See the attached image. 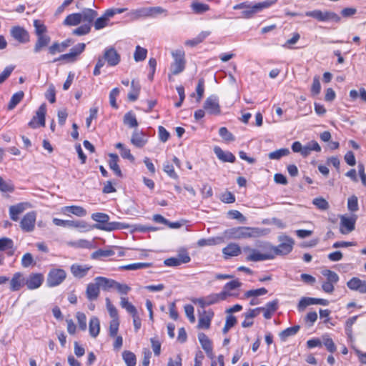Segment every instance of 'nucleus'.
Returning <instances> with one entry per match:
<instances>
[{
    "instance_id": "obj_24",
    "label": "nucleus",
    "mask_w": 366,
    "mask_h": 366,
    "mask_svg": "<svg viewBox=\"0 0 366 366\" xmlns=\"http://www.w3.org/2000/svg\"><path fill=\"white\" fill-rule=\"evenodd\" d=\"M198 340L207 356L209 358H213L214 354L212 351V345L209 337L204 333L201 332L198 335Z\"/></svg>"
},
{
    "instance_id": "obj_32",
    "label": "nucleus",
    "mask_w": 366,
    "mask_h": 366,
    "mask_svg": "<svg viewBox=\"0 0 366 366\" xmlns=\"http://www.w3.org/2000/svg\"><path fill=\"white\" fill-rule=\"evenodd\" d=\"M89 334L92 337H97L100 331V322L97 317H92L89 320Z\"/></svg>"
},
{
    "instance_id": "obj_20",
    "label": "nucleus",
    "mask_w": 366,
    "mask_h": 366,
    "mask_svg": "<svg viewBox=\"0 0 366 366\" xmlns=\"http://www.w3.org/2000/svg\"><path fill=\"white\" fill-rule=\"evenodd\" d=\"M9 289L12 292L19 291L25 285V278L21 272H15L9 282Z\"/></svg>"
},
{
    "instance_id": "obj_51",
    "label": "nucleus",
    "mask_w": 366,
    "mask_h": 366,
    "mask_svg": "<svg viewBox=\"0 0 366 366\" xmlns=\"http://www.w3.org/2000/svg\"><path fill=\"white\" fill-rule=\"evenodd\" d=\"M66 227L77 228L81 229H86L88 227L87 224L81 220H66Z\"/></svg>"
},
{
    "instance_id": "obj_12",
    "label": "nucleus",
    "mask_w": 366,
    "mask_h": 366,
    "mask_svg": "<svg viewBox=\"0 0 366 366\" xmlns=\"http://www.w3.org/2000/svg\"><path fill=\"white\" fill-rule=\"evenodd\" d=\"M46 113V107L45 104H42L36 112L32 119L29 122V126L31 128H36L39 126H45V116Z\"/></svg>"
},
{
    "instance_id": "obj_2",
    "label": "nucleus",
    "mask_w": 366,
    "mask_h": 366,
    "mask_svg": "<svg viewBox=\"0 0 366 366\" xmlns=\"http://www.w3.org/2000/svg\"><path fill=\"white\" fill-rule=\"evenodd\" d=\"M278 0H265L256 4H251L247 1L236 4L233 6L234 10L242 9V17L244 19H251L257 13L267 9L277 2Z\"/></svg>"
},
{
    "instance_id": "obj_14",
    "label": "nucleus",
    "mask_w": 366,
    "mask_h": 366,
    "mask_svg": "<svg viewBox=\"0 0 366 366\" xmlns=\"http://www.w3.org/2000/svg\"><path fill=\"white\" fill-rule=\"evenodd\" d=\"M214 312L212 310H203L199 313L197 328L200 330H208L210 327Z\"/></svg>"
},
{
    "instance_id": "obj_61",
    "label": "nucleus",
    "mask_w": 366,
    "mask_h": 366,
    "mask_svg": "<svg viewBox=\"0 0 366 366\" xmlns=\"http://www.w3.org/2000/svg\"><path fill=\"white\" fill-rule=\"evenodd\" d=\"M163 169H164V172L165 173H167V175L169 177H170L171 178H172L174 179H178V175L175 172L174 167L172 164H170L169 162H167L166 164H164Z\"/></svg>"
},
{
    "instance_id": "obj_10",
    "label": "nucleus",
    "mask_w": 366,
    "mask_h": 366,
    "mask_svg": "<svg viewBox=\"0 0 366 366\" xmlns=\"http://www.w3.org/2000/svg\"><path fill=\"white\" fill-rule=\"evenodd\" d=\"M203 108L210 115H219L221 114L219 99L215 95H211L207 98L204 102Z\"/></svg>"
},
{
    "instance_id": "obj_52",
    "label": "nucleus",
    "mask_w": 366,
    "mask_h": 366,
    "mask_svg": "<svg viewBox=\"0 0 366 366\" xmlns=\"http://www.w3.org/2000/svg\"><path fill=\"white\" fill-rule=\"evenodd\" d=\"M322 275L327 277V281L332 282L333 284H336L339 281L338 274L330 269H325L322 272Z\"/></svg>"
},
{
    "instance_id": "obj_46",
    "label": "nucleus",
    "mask_w": 366,
    "mask_h": 366,
    "mask_svg": "<svg viewBox=\"0 0 366 366\" xmlns=\"http://www.w3.org/2000/svg\"><path fill=\"white\" fill-rule=\"evenodd\" d=\"M287 148H282L269 153L268 157L270 159H280L281 157L287 156L290 154Z\"/></svg>"
},
{
    "instance_id": "obj_55",
    "label": "nucleus",
    "mask_w": 366,
    "mask_h": 366,
    "mask_svg": "<svg viewBox=\"0 0 366 366\" xmlns=\"http://www.w3.org/2000/svg\"><path fill=\"white\" fill-rule=\"evenodd\" d=\"M107 309L109 313L110 317L112 320H119L118 311L117 308L112 304L109 298H106Z\"/></svg>"
},
{
    "instance_id": "obj_37",
    "label": "nucleus",
    "mask_w": 366,
    "mask_h": 366,
    "mask_svg": "<svg viewBox=\"0 0 366 366\" xmlns=\"http://www.w3.org/2000/svg\"><path fill=\"white\" fill-rule=\"evenodd\" d=\"M152 264L149 262H138L121 266L119 269L122 270H137L149 268L152 267Z\"/></svg>"
},
{
    "instance_id": "obj_26",
    "label": "nucleus",
    "mask_w": 366,
    "mask_h": 366,
    "mask_svg": "<svg viewBox=\"0 0 366 366\" xmlns=\"http://www.w3.org/2000/svg\"><path fill=\"white\" fill-rule=\"evenodd\" d=\"M62 211L65 214H72L79 217H84L87 214L84 207L76 205L66 206L62 208Z\"/></svg>"
},
{
    "instance_id": "obj_50",
    "label": "nucleus",
    "mask_w": 366,
    "mask_h": 366,
    "mask_svg": "<svg viewBox=\"0 0 366 366\" xmlns=\"http://www.w3.org/2000/svg\"><path fill=\"white\" fill-rule=\"evenodd\" d=\"M312 203L319 209L325 211L329 208V203L327 201L322 197H317L312 200Z\"/></svg>"
},
{
    "instance_id": "obj_11",
    "label": "nucleus",
    "mask_w": 366,
    "mask_h": 366,
    "mask_svg": "<svg viewBox=\"0 0 366 366\" xmlns=\"http://www.w3.org/2000/svg\"><path fill=\"white\" fill-rule=\"evenodd\" d=\"M36 213L34 211L27 212L20 222L21 229L26 232H31L34 229Z\"/></svg>"
},
{
    "instance_id": "obj_21",
    "label": "nucleus",
    "mask_w": 366,
    "mask_h": 366,
    "mask_svg": "<svg viewBox=\"0 0 366 366\" xmlns=\"http://www.w3.org/2000/svg\"><path fill=\"white\" fill-rule=\"evenodd\" d=\"M91 268L92 267L88 264H74L71 266L70 270L74 277L81 279L87 274Z\"/></svg>"
},
{
    "instance_id": "obj_25",
    "label": "nucleus",
    "mask_w": 366,
    "mask_h": 366,
    "mask_svg": "<svg viewBox=\"0 0 366 366\" xmlns=\"http://www.w3.org/2000/svg\"><path fill=\"white\" fill-rule=\"evenodd\" d=\"M278 300H274L267 302L264 307H259L265 319L269 320L272 317L273 313L278 309Z\"/></svg>"
},
{
    "instance_id": "obj_30",
    "label": "nucleus",
    "mask_w": 366,
    "mask_h": 366,
    "mask_svg": "<svg viewBox=\"0 0 366 366\" xmlns=\"http://www.w3.org/2000/svg\"><path fill=\"white\" fill-rule=\"evenodd\" d=\"M94 281H97L100 288L104 291H108L109 290L114 288V285L116 282L114 280L101 276L95 277Z\"/></svg>"
},
{
    "instance_id": "obj_48",
    "label": "nucleus",
    "mask_w": 366,
    "mask_h": 366,
    "mask_svg": "<svg viewBox=\"0 0 366 366\" xmlns=\"http://www.w3.org/2000/svg\"><path fill=\"white\" fill-rule=\"evenodd\" d=\"M147 50L140 46H137L134 54V59L136 61H142L147 57Z\"/></svg>"
},
{
    "instance_id": "obj_35",
    "label": "nucleus",
    "mask_w": 366,
    "mask_h": 366,
    "mask_svg": "<svg viewBox=\"0 0 366 366\" xmlns=\"http://www.w3.org/2000/svg\"><path fill=\"white\" fill-rule=\"evenodd\" d=\"M242 285V283L238 281L237 280H232L229 282H227L224 287L223 290L221 292H225V300L230 296L234 295L233 293L231 292L232 290H234L235 289H237L240 287Z\"/></svg>"
},
{
    "instance_id": "obj_58",
    "label": "nucleus",
    "mask_w": 366,
    "mask_h": 366,
    "mask_svg": "<svg viewBox=\"0 0 366 366\" xmlns=\"http://www.w3.org/2000/svg\"><path fill=\"white\" fill-rule=\"evenodd\" d=\"M45 97L51 104L56 102V90L53 84L49 86Z\"/></svg>"
},
{
    "instance_id": "obj_38",
    "label": "nucleus",
    "mask_w": 366,
    "mask_h": 366,
    "mask_svg": "<svg viewBox=\"0 0 366 366\" xmlns=\"http://www.w3.org/2000/svg\"><path fill=\"white\" fill-rule=\"evenodd\" d=\"M117 149L120 150V154L122 158L127 159L129 160L131 162H134L135 160L134 157L131 154L130 149L127 147H125L124 145L119 142L115 145Z\"/></svg>"
},
{
    "instance_id": "obj_36",
    "label": "nucleus",
    "mask_w": 366,
    "mask_h": 366,
    "mask_svg": "<svg viewBox=\"0 0 366 366\" xmlns=\"http://www.w3.org/2000/svg\"><path fill=\"white\" fill-rule=\"evenodd\" d=\"M82 21L89 24L94 21L97 16V12L92 9H85L81 13Z\"/></svg>"
},
{
    "instance_id": "obj_49",
    "label": "nucleus",
    "mask_w": 366,
    "mask_h": 366,
    "mask_svg": "<svg viewBox=\"0 0 366 366\" xmlns=\"http://www.w3.org/2000/svg\"><path fill=\"white\" fill-rule=\"evenodd\" d=\"M122 357L127 366H135L136 356L133 352L124 351L122 353Z\"/></svg>"
},
{
    "instance_id": "obj_57",
    "label": "nucleus",
    "mask_w": 366,
    "mask_h": 366,
    "mask_svg": "<svg viewBox=\"0 0 366 366\" xmlns=\"http://www.w3.org/2000/svg\"><path fill=\"white\" fill-rule=\"evenodd\" d=\"M219 134L226 142H232L234 140L233 134L229 132L226 127H221L219 129Z\"/></svg>"
},
{
    "instance_id": "obj_59",
    "label": "nucleus",
    "mask_w": 366,
    "mask_h": 366,
    "mask_svg": "<svg viewBox=\"0 0 366 366\" xmlns=\"http://www.w3.org/2000/svg\"><path fill=\"white\" fill-rule=\"evenodd\" d=\"M14 247L13 240L8 237L0 239V251H4L7 249H12Z\"/></svg>"
},
{
    "instance_id": "obj_7",
    "label": "nucleus",
    "mask_w": 366,
    "mask_h": 366,
    "mask_svg": "<svg viewBox=\"0 0 366 366\" xmlns=\"http://www.w3.org/2000/svg\"><path fill=\"white\" fill-rule=\"evenodd\" d=\"M244 252H249L247 256L246 259L251 262H259L268 259H273V255L270 254L269 250L267 248V242L264 244L263 250L264 253H261L259 251L255 249H251L247 246L243 248Z\"/></svg>"
},
{
    "instance_id": "obj_56",
    "label": "nucleus",
    "mask_w": 366,
    "mask_h": 366,
    "mask_svg": "<svg viewBox=\"0 0 366 366\" xmlns=\"http://www.w3.org/2000/svg\"><path fill=\"white\" fill-rule=\"evenodd\" d=\"M119 327V320H112V321L109 323V335L112 337H116L117 335L118 330Z\"/></svg>"
},
{
    "instance_id": "obj_3",
    "label": "nucleus",
    "mask_w": 366,
    "mask_h": 366,
    "mask_svg": "<svg viewBox=\"0 0 366 366\" xmlns=\"http://www.w3.org/2000/svg\"><path fill=\"white\" fill-rule=\"evenodd\" d=\"M92 219L97 222V224H94V228L100 230L111 232L129 227V225L126 223L119 222H109V217L105 213H93L92 214Z\"/></svg>"
},
{
    "instance_id": "obj_33",
    "label": "nucleus",
    "mask_w": 366,
    "mask_h": 366,
    "mask_svg": "<svg viewBox=\"0 0 366 366\" xmlns=\"http://www.w3.org/2000/svg\"><path fill=\"white\" fill-rule=\"evenodd\" d=\"M109 165L112 170L114 171V172L117 175L118 177H122V171L119 167L118 161H119V157L116 154H109Z\"/></svg>"
},
{
    "instance_id": "obj_17",
    "label": "nucleus",
    "mask_w": 366,
    "mask_h": 366,
    "mask_svg": "<svg viewBox=\"0 0 366 366\" xmlns=\"http://www.w3.org/2000/svg\"><path fill=\"white\" fill-rule=\"evenodd\" d=\"M104 59L109 66L117 65L120 61V56L113 47L107 48L104 53Z\"/></svg>"
},
{
    "instance_id": "obj_45",
    "label": "nucleus",
    "mask_w": 366,
    "mask_h": 366,
    "mask_svg": "<svg viewBox=\"0 0 366 366\" xmlns=\"http://www.w3.org/2000/svg\"><path fill=\"white\" fill-rule=\"evenodd\" d=\"M300 328L299 325L288 327L280 332V337L282 340H285L287 337L296 335Z\"/></svg>"
},
{
    "instance_id": "obj_29",
    "label": "nucleus",
    "mask_w": 366,
    "mask_h": 366,
    "mask_svg": "<svg viewBox=\"0 0 366 366\" xmlns=\"http://www.w3.org/2000/svg\"><path fill=\"white\" fill-rule=\"evenodd\" d=\"M127 16L132 20L135 21L141 18H147L148 12L147 7H142L137 9L131 10L128 14Z\"/></svg>"
},
{
    "instance_id": "obj_15",
    "label": "nucleus",
    "mask_w": 366,
    "mask_h": 366,
    "mask_svg": "<svg viewBox=\"0 0 366 366\" xmlns=\"http://www.w3.org/2000/svg\"><path fill=\"white\" fill-rule=\"evenodd\" d=\"M44 277L41 273H31L25 279V285L30 290L38 289L44 282Z\"/></svg>"
},
{
    "instance_id": "obj_44",
    "label": "nucleus",
    "mask_w": 366,
    "mask_h": 366,
    "mask_svg": "<svg viewBox=\"0 0 366 366\" xmlns=\"http://www.w3.org/2000/svg\"><path fill=\"white\" fill-rule=\"evenodd\" d=\"M225 295H226L225 292H219V293H217V294L213 293V294H211L205 297H206V300L208 302V305H211L217 303L218 302H219L221 300H224Z\"/></svg>"
},
{
    "instance_id": "obj_54",
    "label": "nucleus",
    "mask_w": 366,
    "mask_h": 366,
    "mask_svg": "<svg viewBox=\"0 0 366 366\" xmlns=\"http://www.w3.org/2000/svg\"><path fill=\"white\" fill-rule=\"evenodd\" d=\"M267 293V290L264 287L256 289V290H250L245 292L244 296L247 298L251 297H258L264 295Z\"/></svg>"
},
{
    "instance_id": "obj_6",
    "label": "nucleus",
    "mask_w": 366,
    "mask_h": 366,
    "mask_svg": "<svg viewBox=\"0 0 366 366\" xmlns=\"http://www.w3.org/2000/svg\"><path fill=\"white\" fill-rule=\"evenodd\" d=\"M174 61L171 64L170 71L173 75H177L185 69V54L182 49H177L172 51Z\"/></svg>"
},
{
    "instance_id": "obj_39",
    "label": "nucleus",
    "mask_w": 366,
    "mask_h": 366,
    "mask_svg": "<svg viewBox=\"0 0 366 366\" xmlns=\"http://www.w3.org/2000/svg\"><path fill=\"white\" fill-rule=\"evenodd\" d=\"M140 85L138 82H136L134 80H132L131 82V91L128 94V99L131 102H134L138 99L139 92H140Z\"/></svg>"
},
{
    "instance_id": "obj_19",
    "label": "nucleus",
    "mask_w": 366,
    "mask_h": 366,
    "mask_svg": "<svg viewBox=\"0 0 366 366\" xmlns=\"http://www.w3.org/2000/svg\"><path fill=\"white\" fill-rule=\"evenodd\" d=\"M349 289L353 291H357L361 294L366 293V281L362 280L358 277H352L347 282Z\"/></svg>"
},
{
    "instance_id": "obj_34",
    "label": "nucleus",
    "mask_w": 366,
    "mask_h": 366,
    "mask_svg": "<svg viewBox=\"0 0 366 366\" xmlns=\"http://www.w3.org/2000/svg\"><path fill=\"white\" fill-rule=\"evenodd\" d=\"M209 31H202L195 38L187 40L184 42V44L186 46L194 47L197 44H200L201 42H202L209 35Z\"/></svg>"
},
{
    "instance_id": "obj_31",
    "label": "nucleus",
    "mask_w": 366,
    "mask_h": 366,
    "mask_svg": "<svg viewBox=\"0 0 366 366\" xmlns=\"http://www.w3.org/2000/svg\"><path fill=\"white\" fill-rule=\"evenodd\" d=\"M51 39L47 35L38 36L37 41L34 45V51L35 53L40 52L43 48L47 46L50 43Z\"/></svg>"
},
{
    "instance_id": "obj_60",
    "label": "nucleus",
    "mask_w": 366,
    "mask_h": 366,
    "mask_svg": "<svg viewBox=\"0 0 366 366\" xmlns=\"http://www.w3.org/2000/svg\"><path fill=\"white\" fill-rule=\"evenodd\" d=\"M34 26L36 36H44L46 31V27L39 20L34 21Z\"/></svg>"
},
{
    "instance_id": "obj_1",
    "label": "nucleus",
    "mask_w": 366,
    "mask_h": 366,
    "mask_svg": "<svg viewBox=\"0 0 366 366\" xmlns=\"http://www.w3.org/2000/svg\"><path fill=\"white\" fill-rule=\"evenodd\" d=\"M267 234V229L250 227H237L224 231V237L227 239H249L257 238Z\"/></svg>"
},
{
    "instance_id": "obj_4",
    "label": "nucleus",
    "mask_w": 366,
    "mask_h": 366,
    "mask_svg": "<svg viewBox=\"0 0 366 366\" xmlns=\"http://www.w3.org/2000/svg\"><path fill=\"white\" fill-rule=\"evenodd\" d=\"M278 242L280 244L277 246H273L267 242V248L269 250L270 254L273 255V259L276 256H284L290 254L292 251L295 244L294 239L286 234L280 235Z\"/></svg>"
},
{
    "instance_id": "obj_42",
    "label": "nucleus",
    "mask_w": 366,
    "mask_h": 366,
    "mask_svg": "<svg viewBox=\"0 0 366 366\" xmlns=\"http://www.w3.org/2000/svg\"><path fill=\"white\" fill-rule=\"evenodd\" d=\"M123 122L125 125L130 128H136L138 126L137 118L132 112L125 114Z\"/></svg>"
},
{
    "instance_id": "obj_43",
    "label": "nucleus",
    "mask_w": 366,
    "mask_h": 366,
    "mask_svg": "<svg viewBox=\"0 0 366 366\" xmlns=\"http://www.w3.org/2000/svg\"><path fill=\"white\" fill-rule=\"evenodd\" d=\"M191 8L196 14H202L209 10L208 4L198 1H193L191 4Z\"/></svg>"
},
{
    "instance_id": "obj_9",
    "label": "nucleus",
    "mask_w": 366,
    "mask_h": 366,
    "mask_svg": "<svg viewBox=\"0 0 366 366\" xmlns=\"http://www.w3.org/2000/svg\"><path fill=\"white\" fill-rule=\"evenodd\" d=\"M66 272L60 268L51 269L46 277V285L54 287L60 285L66 278Z\"/></svg>"
},
{
    "instance_id": "obj_47",
    "label": "nucleus",
    "mask_w": 366,
    "mask_h": 366,
    "mask_svg": "<svg viewBox=\"0 0 366 366\" xmlns=\"http://www.w3.org/2000/svg\"><path fill=\"white\" fill-rule=\"evenodd\" d=\"M149 17H155L157 15H167V11L161 6L147 7Z\"/></svg>"
},
{
    "instance_id": "obj_8",
    "label": "nucleus",
    "mask_w": 366,
    "mask_h": 366,
    "mask_svg": "<svg viewBox=\"0 0 366 366\" xmlns=\"http://www.w3.org/2000/svg\"><path fill=\"white\" fill-rule=\"evenodd\" d=\"M127 11V8H112L105 11L104 14L97 18L94 21V26L96 30H100L109 25L110 18L113 17L115 14H122Z\"/></svg>"
},
{
    "instance_id": "obj_64",
    "label": "nucleus",
    "mask_w": 366,
    "mask_h": 366,
    "mask_svg": "<svg viewBox=\"0 0 366 366\" xmlns=\"http://www.w3.org/2000/svg\"><path fill=\"white\" fill-rule=\"evenodd\" d=\"M91 26L89 24L81 25L73 31V34L77 36L85 35L90 31Z\"/></svg>"
},
{
    "instance_id": "obj_23",
    "label": "nucleus",
    "mask_w": 366,
    "mask_h": 366,
    "mask_svg": "<svg viewBox=\"0 0 366 366\" xmlns=\"http://www.w3.org/2000/svg\"><path fill=\"white\" fill-rule=\"evenodd\" d=\"M11 34L20 43H26L29 41V33L22 27L14 26L11 30Z\"/></svg>"
},
{
    "instance_id": "obj_62",
    "label": "nucleus",
    "mask_w": 366,
    "mask_h": 366,
    "mask_svg": "<svg viewBox=\"0 0 366 366\" xmlns=\"http://www.w3.org/2000/svg\"><path fill=\"white\" fill-rule=\"evenodd\" d=\"M76 317L81 330H85L86 329V317L83 312H78Z\"/></svg>"
},
{
    "instance_id": "obj_41",
    "label": "nucleus",
    "mask_w": 366,
    "mask_h": 366,
    "mask_svg": "<svg viewBox=\"0 0 366 366\" xmlns=\"http://www.w3.org/2000/svg\"><path fill=\"white\" fill-rule=\"evenodd\" d=\"M24 93L22 91H19L14 94L9 102L8 109L12 110L23 99Z\"/></svg>"
},
{
    "instance_id": "obj_5",
    "label": "nucleus",
    "mask_w": 366,
    "mask_h": 366,
    "mask_svg": "<svg viewBox=\"0 0 366 366\" xmlns=\"http://www.w3.org/2000/svg\"><path fill=\"white\" fill-rule=\"evenodd\" d=\"M305 16L320 22H334L337 24L341 21L340 16L330 10L314 9L306 11Z\"/></svg>"
},
{
    "instance_id": "obj_53",
    "label": "nucleus",
    "mask_w": 366,
    "mask_h": 366,
    "mask_svg": "<svg viewBox=\"0 0 366 366\" xmlns=\"http://www.w3.org/2000/svg\"><path fill=\"white\" fill-rule=\"evenodd\" d=\"M312 305H314L313 297H302L298 303L297 309L300 312H302L307 306Z\"/></svg>"
},
{
    "instance_id": "obj_22",
    "label": "nucleus",
    "mask_w": 366,
    "mask_h": 366,
    "mask_svg": "<svg viewBox=\"0 0 366 366\" xmlns=\"http://www.w3.org/2000/svg\"><path fill=\"white\" fill-rule=\"evenodd\" d=\"M147 142V137L142 132L135 129L131 137V143L137 148L143 147Z\"/></svg>"
},
{
    "instance_id": "obj_27",
    "label": "nucleus",
    "mask_w": 366,
    "mask_h": 366,
    "mask_svg": "<svg viewBox=\"0 0 366 366\" xmlns=\"http://www.w3.org/2000/svg\"><path fill=\"white\" fill-rule=\"evenodd\" d=\"M214 152L217 157L222 162L233 163L235 161V157L232 153L224 152L219 147H215Z\"/></svg>"
},
{
    "instance_id": "obj_28",
    "label": "nucleus",
    "mask_w": 366,
    "mask_h": 366,
    "mask_svg": "<svg viewBox=\"0 0 366 366\" xmlns=\"http://www.w3.org/2000/svg\"><path fill=\"white\" fill-rule=\"evenodd\" d=\"M222 253L225 258L230 257H236L240 254L241 248L236 243H230L222 249Z\"/></svg>"
},
{
    "instance_id": "obj_18",
    "label": "nucleus",
    "mask_w": 366,
    "mask_h": 366,
    "mask_svg": "<svg viewBox=\"0 0 366 366\" xmlns=\"http://www.w3.org/2000/svg\"><path fill=\"white\" fill-rule=\"evenodd\" d=\"M86 299L92 302L97 300L100 295V287L97 281L90 282L87 285L85 291Z\"/></svg>"
},
{
    "instance_id": "obj_13",
    "label": "nucleus",
    "mask_w": 366,
    "mask_h": 366,
    "mask_svg": "<svg viewBox=\"0 0 366 366\" xmlns=\"http://www.w3.org/2000/svg\"><path fill=\"white\" fill-rule=\"evenodd\" d=\"M356 219L357 217L355 215L351 217L342 215L340 217V232L345 234L353 231L355 229Z\"/></svg>"
},
{
    "instance_id": "obj_63",
    "label": "nucleus",
    "mask_w": 366,
    "mask_h": 366,
    "mask_svg": "<svg viewBox=\"0 0 366 366\" xmlns=\"http://www.w3.org/2000/svg\"><path fill=\"white\" fill-rule=\"evenodd\" d=\"M114 288L116 289L121 295H127L131 290L130 287L127 285L122 284L117 281L115 282Z\"/></svg>"
},
{
    "instance_id": "obj_40",
    "label": "nucleus",
    "mask_w": 366,
    "mask_h": 366,
    "mask_svg": "<svg viewBox=\"0 0 366 366\" xmlns=\"http://www.w3.org/2000/svg\"><path fill=\"white\" fill-rule=\"evenodd\" d=\"M82 21L81 16L79 13H74L68 15L64 21V24L67 26H76Z\"/></svg>"
},
{
    "instance_id": "obj_16",
    "label": "nucleus",
    "mask_w": 366,
    "mask_h": 366,
    "mask_svg": "<svg viewBox=\"0 0 366 366\" xmlns=\"http://www.w3.org/2000/svg\"><path fill=\"white\" fill-rule=\"evenodd\" d=\"M31 207V205L29 202H21L11 206L9 207V216L11 219L15 222L17 221L19 219V215Z\"/></svg>"
}]
</instances>
